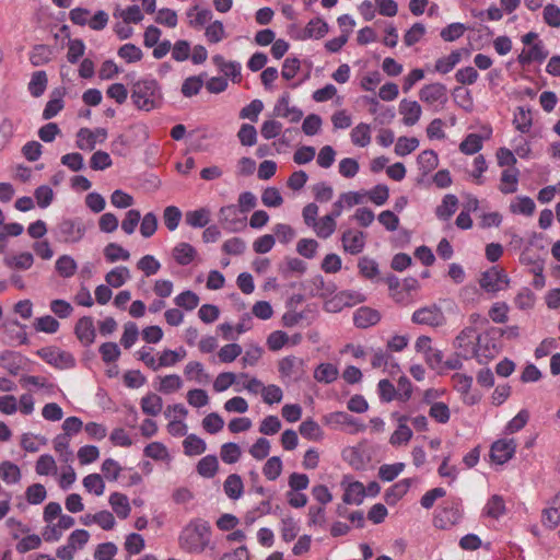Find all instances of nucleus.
Instances as JSON below:
<instances>
[{"label":"nucleus","mask_w":560,"mask_h":560,"mask_svg":"<svg viewBox=\"0 0 560 560\" xmlns=\"http://www.w3.org/2000/svg\"><path fill=\"white\" fill-rule=\"evenodd\" d=\"M303 372V360L289 355L279 361V373L282 378L298 380Z\"/></svg>","instance_id":"nucleus-16"},{"label":"nucleus","mask_w":560,"mask_h":560,"mask_svg":"<svg viewBox=\"0 0 560 560\" xmlns=\"http://www.w3.org/2000/svg\"><path fill=\"white\" fill-rule=\"evenodd\" d=\"M337 228L336 220L330 217L329 214H326L322 217L320 219H317V221L312 225V229L314 233L323 240H326L330 237Z\"/></svg>","instance_id":"nucleus-30"},{"label":"nucleus","mask_w":560,"mask_h":560,"mask_svg":"<svg viewBox=\"0 0 560 560\" xmlns=\"http://www.w3.org/2000/svg\"><path fill=\"white\" fill-rule=\"evenodd\" d=\"M429 416L438 423L445 424L451 419V410L445 402L438 401L431 404Z\"/></svg>","instance_id":"nucleus-43"},{"label":"nucleus","mask_w":560,"mask_h":560,"mask_svg":"<svg viewBox=\"0 0 560 560\" xmlns=\"http://www.w3.org/2000/svg\"><path fill=\"white\" fill-rule=\"evenodd\" d=\"M528 420H529L528 411L525 409H522L521 411H518V413L514 418H512L508 422V424L505 427V432L509 434H513V433L521 431L527 424Z\"/></svg>","instance_id":"nucleus-57"},{"label":"nucleus","mask_w":560,"mask_h":560,"mask_svg":"<svg viewBox=\"0 0 560 560\" xmlns=\"http://www.w3.org/2000/svg\"><path fill=\"white\" fill-rule=\"evenodd\" d=\"M479 283L485 291L494 293L509 285V278L502 268L493 266L481 275Z\"/></svg>","instance_id":"nucleus-7"},{"label":"nucleus","mask_w":560,"mask_h":560,"mask_svg":"<svg viewBox=\"0 0 560 560\" xmlns=\"http://www.w3.org/2000/svg\"><path fill=\"white\" fill-rule=\"evenodd\" d=\"M399 114L402 116L404 125L413 126L419 121L422 109L417 101L404 98L399 103Z\"/></svg>","instance_id":"nucleus-17"},{"label":"nucleus","mask_w":560,"mask_h":560,"mask_svg":"<svg viewBox=\"0 0 560 560\" xmlns=\"http://www.w3.org/2000/svg\"><path fill=\"white\" fill-rule=\"evenodd\" d=\"M464 517L463 503L459 498H452L443 502L435 511L433 525L439 529H450L460 523Z\"/></svg>","instance_id":"nucleus-3"},{"label":"nucleus","mask_w":560,"mask_h":560,"mask_svg":"<svg viewBox=\"0 0 560 560\" xmlns=\"http://www.w3.org/2000/svg\"><path fill=\"white\" fill-rule=\"evenodd\" d=\"M516 442L514 439H501L491 445L490 457L499 465L508 463L515 454Z\"/></svg>","instance_id":"nucleus-9"},{"label":"nucleus","mask_w":560,"mask_h":560,"mask_svg":"<svg viewBox=\"0 0 560 560\" xmlns=\"http://www.w3.org/2000/svg\"><path fill=\"white\" fill-rule=\"evenodd\" d=\"M0 478L8 483H15L21 479L20 468L15 464L5 460L0 464Z\"/></svg>","instance_id":"nucleus-45"},{"label":"nucleus","mask_w":560,"mask_h":560,"mask_svg":"<svg viewBox=\"0 0 560 560\" xmlns=\"http://www.w3.org/2000/svg\"><path fill=\"white\" fill-rule=\"evenodd\" d=\"M544 22L551 27H560V9L555 4H547L542 12Z\"/></svg>","instance_id":"nucleus-64"},{"label":"nucleus","mask_w":560,"mask_h":560,"mask_svg":"<svg viewBox=\"0 0 560 560\" xmlns=\"http://www.w3.org/2000/svg\"><path fill=\"white\" fill-rule=\"evenodd\" d=\"M47 86V75L44 71L34 72L28 83L30 93L34 97L40 96Z\"/></svg>","instance_id":"nucleus-48"},{"label":"nucleus","mask_w":560,"mask_h":560,"mask_svg":"<svg viewBox=\"0 0 560 560\" xmlns=\"http://www.w3.org/2000/svg\"><path fill=\"white\" fill-rule=\"evenodd\" d=\"M183 444L187 455H199L206 451L205 441L195 434L188 435Z\"/></svg>","instance_id":"nucleus-54"},{"label":"nucleus","mask_w":560,"mask_h":560,"mask_svg":"<svg viewBox=\"0 0 560 560\" xmlns=\"http://www.w3.org/2000/svg\"><path fill=\"white\" fill-rule=\"evenodd\" d=\"M405 469L404 463L384 464L378 468V477L383 481H393Z\"/></svg>","instance_id":"nucleus-47"},{"label":"nucleus","mask_w":560,"mask_h":560,"mask_svg":"<svg viewBox=\"0 0 560 560\" xmlns=\"http://www.w3.org/2000/svg\"><path fill=\"white\" fill-rule=\"evenodd\" d=\"M381 320V314L378 311L362 306L358 308L353 314V323L358 328H368L376 325Z\"/></svg>","instance_id":"nucleus-21"},{"label":"nucleus","mask_w":560,"mask_h":560,"mask_svg":"<svg viewBox=\"0 0 560 560\" xmlns=\"http://www.w3.org/2000/svg\"><path fill=\"white\" fill-rule=\"evenodd\" d=\"M55 451L60 455L61 460L69 462L72 458V452L69 450V436L59 434L54 440Z\"/></svg>","instance_id":"nucleus-58"},{"label":"nucleus","mask_w":560,"mask_h":560,"mask_svg":"<svg viewBox=\"0 0 560 560\" xmlns=\"http://www.w3.org/2000/svg\"><path fill=\"white\" fill-rule=\"evenodd\" d=\"M58 229L66 243H77L85 233V228L80 220L66 219L60 222Z\"/></svg>","instance_id":"nucleus-12"},{"label":"nucleus","mask_w":560,"mask_h":560,"mask_svg":"<svg viewBox=\"0 0 560 560\" xmlns=\"http://www.w3.org/2000/svg\"><path fill=\"white\" fill-rule=\"evenodd\" d=\"M107 137V131L104 128L90 130L89 128H81L77 133V147L81 150L92 151L95 148L96 141L103 142Z\"/></svg>","instance_id":"nucleus-11"},{"label":"nucleus","mask_w":560,"mask_h":560,"mask_svg":"<svg viewBox=\"0 0 560 560\" xmlns=\"http://www.w3.org/2000/svg\"><path fill=\"white\" fill-rule=\"evenodd\" d=\"M118 56L127 62H137L142 59V51L133 44H125L118 49Z\"/></svg>","instance_id":"nucleus-63"},{"label":"nucleus","mask_w":560,"mask_h":560,"mask_svg":"<svg viewBox=\"0 0 560 560\" xmlns=\"http://www.w3.org/2000/svg\"><path fill=\"white\" fill-rule=\"evenodd\" d=\"M411 320L418 325L440 327L444 325L445 316L441 307L436 305H430L416 310L412 314Z\"/></svg>","instance_id":"nucleus-8"},{"label":"nucleus","mask_w":560,"mask_h":560,"mask_svg":"<svg viewBox=\"0 0 560 560\" xmlns=\"http://www.w3.org/2000/svg\"><path fill=\"white\" fill-rule=\"evenodd\" d=\"M466 31V26L463 23H452L444 27L440 35L445 42H454L460 38Z\"/></svg>","instance_id":"nucleus-62"},{"label":"nucleus","mask_w":560,"mask_h":560,"mask_svg":"<svg viewBox=\"0 0 560 560\" xmlns=\"http://www.w3.org/2000/svg\"><path fill=\"white\" fill-rule=\"evenodd\" d=\"M536 205L534 200L527 196H518L515 201L511 202L510 211L514 214L533 215Z\"/></svg>","instance_id":"nucleus-35"},{"label":"nucleus","mask_w":560,"mask_h":560,"mask_svg":"<svg viewBox=\"0 0 560 560\" xmlns=\"http://www.w3.org/2000/svg\"><path fill=\"white\" fill-rule=\"evenodd\" d=\"M196 255L195 248L188 243H179L173 249V257L179 265H188Z\"/></svg>","instance_id":"nucleus-39"},{"label":"nucleus","mask_w":560,"mask_h":560,"mask_svg":"<svg viewBox=\"0 0 560 560\" xmlns=\"http://www.w3.org/2000/svg\"><path fill=\"white\" fill-rule=\"evenodd\" d=\"M548 57V50H546L545 45L541 40L534 43L529 49L523 50L517 56V61L521 66H527L533 61L541 62Z\"/></svg>","instance_id":"nucleus-20"},{"label":"nucleus","mask_w":560,"mask_h":560,"mask_svg":"<svg viewBox=\"0 0 560 560\" xmlns=\"http://www.w3.org/2000/svg\"><path fill=\"white\" fill-rule=\"evenodd\" d=\"M482 149V138L478 133H469L460 142L459 150L462 153L472 155Z\"/></svg>","instance_id":"nucleus-42"},{"label":"nucleus","mask_w":560,"mask_h":560,"mask_svg":"<svg viewBox=\"0 0 560 560\" xmlns=\"http://www.w3.org/2000/svg\"><path fill=\"white\" fill-rule=\"evenodd\" d=\"M273 114L277 117L287 118L290 122H298L303 117V112L300 108L290 106L289 94H283L278 100L273 108Z\"/></svg>","instance_id":"nucleus-14"},{"label":"nucleus","mask_w":560,"mask_h":560,"mask_svg":"<svg viewBox=\"0 0 560 560\" xmlns=\"http://www.w3.org/2000/svg\"><path fill=\"white\" fill-rule=\"evenodd\" d=\"M500 349L495 345V342L488 340V336H481L476 347L475 358L480 364L487 363L492 360L498 353Z\"/></svg>","instance_id":"nucleus-19"},{"label":"nucleus","mask_w":560,"mask_h":560,"mask_svg":"<svg viewBox=\"0 0 560 560\" xmlns=\"http://www.w3.org/2000/svg\"><path fill=\"white\" fill-rule=\"evenodd\" d=\"M130 277L129 269L127 267H117L110 270L105 279L108 285L113 288L121 287L126 280Z\"/></svg>","instance_id":"nucleus-50"},{"label":"nucleus","mask_w":560,"mask_h":560,"mask_svg":"<svg viewBox=\"0 0 560 560\" xmlns=\"http://www.w3.org/2000/svg\"><path fill=\"white\" fill-rule=\"evenodd\" d=\"M23 358L13 351H4L0 354V366L8 370L9 373L16 375L22 366Z\"/></svg>","instance_id":"nucleus-33"},{"label":"nucleus","mask_w":560,"mask_h":560,"mask_svg":"<svg viewBox=\"0 0 560 560\" xmlns=\"http://www.w3.org/2000/svg\"><path fill=\"white\" fill-rule=\"evenodd\" d=\"M469 54L467 49L453 50L448 56L441 57L435 61L434 70L441 74L451 72L462 60V55Z\"/></svg>","instance_id":"nucleus-23"},{"label":"nucleus","mask_w":560,"mask_h":560,"mask_svg":"<svg viewBox=\"0 0 560 560\" xmlns=\"http://www.w3.org/2000/svg\"><path fill=\"white\" fill-rule=\"evenodd\" d=\"M77 262L74 259L68 255H62L56 261V270L61 277L69 278L72 277L77 271Z\"/></svg>","instance_id":"nucleus-49"},{"label":"nucleus","mask_w":560,"mask_h":560,"mask_svg":"<svg viewBox=\"0 0 560 560\" xmlns=\"http://www.w3.org/2000/svg\"><path fill=\"white\" fill-rule=\"evenodd\" d=\"M36 353L48 364L61 370L72 368L75 362L71 353L57 347H45Z\"/></svg>","instance_id":"nucleus-6"},{"label":"nucleus","mask_w":560,"mask_h":560,"mask_svg":"<svg viewBox=\"0 0 560 560\" xmlns=\"http://www.w3.org/2000/svg\"><path fill=\"white\" fill-rule=\"evenodd\" d=\"M520 171L515 167L506 168L501 173L499 190L504 194H514L517 190Z\"/></svg>","instance_id":"nucleus-26"},{"label":"nucleus","mask_w":560,"mask_h":560,"mask_svg":"<svg viewBox=\"0 0 560 560\" xmlns=\"http://www.w3.org/2000/svg\"><path fill=\"white\" fill-rule=\"evenodd\" d=\"M388 290H389V296L398 304L401 305H408L412 302V296H409L404 292L402 283L399 281V279L390 275L386 277L385 279Z\"/></svg>","instance_id":"nucleus-25"},{"label":"nucleus","mask_w":560,"mask_h":560,"mask_svg":"<svg viewBox=\"0 0 560 560\" xmlns=\"http://www.w3.org/2000/svg\"><path fill=\"white\" fill-rule=\"evenodd\" d=\"M74 332L83 346L92 345L96 336L92 317L84 316L80 318L75 324Z\"/></svg>","instance_id":"nucleus-18"},{"label":"nucleus","mask_w":560,"mask_h":560,"mask_svg":"<svg viewBox=\"0 0 560 560\" xmlns=\"http://www.w3.org/2000/svg\"><path fill=\"white\" fill-rule=\"evenodd\" d=\"M505 513H506L505 500L500 494L491 495L487 500V502L482 509V512H481L482 516L489 517L492 520H499L500 517L505 515Z\"/></svg>","instance_id":"nucleus-22"},{"label":"nucleus","mask_w":560,"mask_h":560,"mask_svg":"<svg viewBox=\"0 0 560 560\" xmlns=\"http://www.w3.org/2000/svg\"><path fill=\"white\" fill-rule=\"evenodd\" d=\"M245 194L238 197V205L228 206L221 209V219L225 229L242 231L245 228Z\"/></svg>","instance_id":"nucleus-4"},{"label":"nucleus","mask_w":560,"mask_h":560,"mask_svg":"<svg viewBox=\"0 0 560 560\" xmlns=\"http://www.w3.org/2000/svg\"><path fill=\"white\" fill-rule=\"evenodd\" d=\"M34 257L31 253H22L18 256L4 258V264L9 268L26 270L32 267Z\"/></svg>","instance_id":"nucleus-44"},{"label":"nucleus","mask_w":560,"mask_h":560,"mask_svg":"<svg viewBox=\"0 0 560 560\" xmlns=\"http://www.w3.org/2000/svg\"><path fill=\"white\" fill-rule=\"evenodd\" d=\"M211 529L208 522L200 518L190 522L179 536V545L189 552H201L210 542Z\"/></svg>","instance_id":"nucleus-2"},{"label":"nucleus","mask_w":560,"mask_h":560,"mask_svg":"<svg viewBox=\"0 0 560 560\" xmlns=\"http://www.w3.org/2000/svg\"><path fill=\"white\" fill-rule=\"evenodd\" d=\"M365 497V488L362 482L354 481L349 483L343 492L342 501L346 504H361Z\"/></svg>","instance_id":"nucleus-31"},{"label":"nucleus","mask_w":560,"mask_h":560,"mask_svg":"<svg viewBox=\"0 0 560 560\" xmlns=\"http://www.w3.org/2000/svg\"><path fill=\"white\" fill-rule=\"evenodd\" d=\"M186 222L192 228H203L209 222V211L199 209L186 213Z\"/></svg>","instance_id":"nucleus-59"},{"label":"nucleus","mask_w":560,"mask_h":560,"mask_svg":"<svg viewBox=\"0 0 560 560\" xmlns=\"http://www.w3.org/2000/svg\"><path fill=\"white\" fill-rule=\"evenodd\" d=\"M197 470L202 477H213L218 470V458L212 455L201 458L197 465Z\"/></svg>","instance_id":"nucleus-53"},{"label":"nucleus","mask_w":560,"mask_h":560,"mask_svg":"<svg viewBox=\"0 0 560 560\" xmlns=\"http://www.w3.org/2000/svg\"><path fill=\"white\" fill-rule=\"evenodd\" d=\"M351 142L360 148H365L371 143V127L368 124L360 122L350 133Z\"/></svg>","instance_id":"nucleus-32"},{"label":"nucleus","mask_w":560,"mask_h":560,"mask_svg":"<svg viewBox=\"0 0 560 560\" xmlns=\"http://www.w3.org/2000/svg\"><path fill=\"white\" fill-rule=\"evenodd\" d=\"M458 207V199L455 195L447 194L443 197L441 205L435 209V215L442 221L450 220L456 212Z\"/></svg>","instance_id":"nucleus-28"},{"label":"nucleus","mask_w":560,"mask_h":560,"mask_svg":"<svg viewBox=\"0 0 560 560\" xmlns=\"http://www.w3.org/2000/svg\"><path fill=\"white\" fill-rule=\"evenodd\" d=\"M187 18L190 26L201 27L211 20L212 12L196 4L187 11Z\"/></svg>","instance_id":"nucleus-34"},{"label":"nucleus","mask_w":560,"mask_h":560,"mask_svg":"<svg viewBox=\"0 0 560 560\" xmlns=\"http://www.w3.org/2000/svg\"><path fill=\"white\" fill-rule=\"evenodd\" d=\"M420 100L428 105L439 104L443 106L447 102V89L442 83H431L424 85L419 91Z\"/></svg>","instance_id":"nucleus-10"},{"label":"nucleus","mask_w":560,"mask_h":560,"mask_svg":"<svg viewBox=\"0 0 560 560\" xmlns=\"http://www.w3.org/2000/svg\"><path fill=\"white\" fill-rule=\"evenodd\" d=\"M418 163L423 172L428 173L438 166V154L433 150H425L419 154Z\"/></svg>","instance_id":"nucleus-61"},{"label":"nucleus","mask_w":560,"mask_h":560,"mask_svg":"<svg viewBox=\"0 0 560 560\" xmlns=\"http://www.w3.org/2000/svg\"><path fill=\"white\" fill-rule=\"evenodd\" d=\"M323 421L326 425L334 429L340 425L353 427V432L363 431L364 424L358 423V421L345 411H335L324 416Z\"/></svg>","instance_id":"nucleus-15"},{"label":"nucleus","mask_w":560,"mask_h":560,"mask_svg":"<svg viewBox=\"0 0 560 560\" xmlns=\"http://www.w3.org/2000/svg\"><path fill=\"white\" fill-rule=\"evenodd\" d=\"M409 418L407 416H400L398 418L397 429L393 432L389 438V443L393 446H400L407 444L412 438V430L407 425Z\"/></svg>","instance_id":"nucleus-24"},{"label":"nucleus","mask_w":560,"mask_h":560,"mask_svg":"<svg viewBox=\"0 0 560 560\" xmlns=\"http://www.w3.org/2000/svg\"><path fill=\"white\" fill-rule=\"evenodd\" d=\"M144 455L154 460H165L170 458L167 448L160 442H152L144 447Z\"/></svg>","instance_id":"nucleus-56"},{"label":"nucleus","mask_w":560,"mask_h":560,"mask_svg":"<svg viewBox=\"0 0 560 560\" xmlns=\"http://www.w3.org/2000/svg\"><path fill=\"white\" fill-rule=\"evenodd\" d=\"M341 243L345 252L358 255L364 249L365 234L361 231L349 229L342 233Z\"/></svg>","instance_id":"nucleus-13"},{"label":"nucleus","mask_w":560,"mask_h":560,"mask_svg":"<svg viewBox=\"0 0 560 560\" xmlns=\"http://www.w3.org/2000/svg\"><path fill=\"white\" fill-rule=\"evenodd\" d=\"M313 376L318 383L330 384L338 378L339 370L332 363H320L315 368Z\"/></svg>","instance_id":"nucleus-29"},{"label":"nucleus","mask_w":560,"mask_h":560,"mask_svg":"<svg viewBox=\"0 0 560 560\" xmlns=\"http://www.w3.org/2000/svg\"><path fill=\"white\" fill-rule=\"evenodd\" d=\"M223 489L230 499L236 500L241 498L243 493V480L241 476L236 474L230 475L223 483Z\"/></svg>","instance_id":"nucleus-38"},{"label":"nucleus","mask_w":560,"mask_h":560,"mask_svg":"<svg viewBox=\"0 0 560 560\" xmlns=\"http://www.w3.org/2000/svg\"><path fill=\"white\" fill-rule=\"evenodd\" d=\"M513 124L515 128L521 131L522 133H526L530 130V127L533 125V118L532 113L529 109H525L524 107H517L515 114Z\"/></svg>","instance_id":"nucleus-41"},{"label":"nucleus","mask_w":560,"mask_h":560,"mask_svg":"<svg viewBox=\"0 0 560 560\" xmlns=\"http://www.w3.org/2000/svg\"><path fill=\"white\" fill-rule=\"evenodd\" d=\"M163 407L162 398L156 394H148L141 399L142 411L148 416H158Z\"/></svg>","instance_id":"nucleus-40"},{"label":"nucleus","mask_w":560,"mask_h":560,"mask_svg":"<svg viewBox=\"0 0 560 560\" xmlns=\"http://www.w3.org/2000/svg\"><path fill=\"white\" fill-rule=\"evenodd\" d=\"M282 471V462L279 457H270L264 465L262 472L268 480H276Z\"/></svg>","instance_id":"nucleus-60"},{"label":"nucleus","mask_w":560,"mask_h":560,"mask_svg":"<svg viewBox=\"0 0 560 560\" xmlns=\"http://www.w3.org/2000/svg\"><path fill=\"white\" fill-rule=\"evenodd\" d=\"M280 532L284 541H292L299 533L298 522L293 517L282 518Z\"/></svg>","instance_id":"nucleus-55"},{"label":"nucleus","mask_w":560,"mask_h":560,"mask_svg":"<svg viewBox=\"0 0 560 560\" xmlns=\"http://www.w3.org/2000/svg\"><path fill=\"white\" fill-rule=\"evenodd\" d=\"M301 435L310 441H320L324 436V432L319 424L312 420H304L299 428Z\"/></svg>","instance_id":"nucleus-36"},{"label":"nucleus","mask_w":560,"mask_h":560,"mask_svg":"<svg viewBox=\"0 0 560 560\" xmlns=\"http://www.w3.org/2000/svg\"><path fill=\"white\" fill-rule=\"evenodd\" d=\"M327 32L328 25L322 19L311 20L305 27V34L310 38H322L326 35Z\"/></svg>","instance_id":"nucleus-52"},{"label":"nucleus","mask_w":560,"mask_h":560,"mask_svg":"<svg viewBox=\"0 0 560 560\" xmlns=\"http://www.w3.org/2000/svg\"><path fill=\"white\" fill-rule=\"evenodd\" d=\"M174 302L178 307L185 308L186 311H192L199 304V296L195 292L187 290L178 294Z\"/></svg>","instance_id":"nucleus-51"},{"label":"nucleus","mask_w":560,"mask_h":560,"mask_svg":"<svg viewBox=\"0 0 560 560\" xmlns=\"http://www.w3.org/2000/svg\"><path fill=\"white\" fill-rule=\"evenodd\" d=\"M412 479L410 478H405L394 483L385 492L386 503L389 505L396 504L409 491Z\"/></svg>","instance_id":"nucleus-27"},{"label":"nucleus","mask_w":560,"mask_h":560,"mask_svg":"<svg viewBox=\"0 0 560 560\" xmlns=\"http://www.w3.org/2000/svg\"><path fill=\"white\" fill-rule=\"evenodd\" d=\"M480 337L474 327H465L455 338L454 347L458 350L460 357L470 359L476 354V347Z\"/></svg>","instance_id":"nucleus-5"},{"label":"nucleus","mask_w":560,"mask_h":560,"mask_svg":"<svg viewBox=\"0 0 560 560\" xmlns=\"http://www.w3.org/2000/svg\"><path fill=\"white\" fill-rule=\"evenodd\" d=\"M131 100L140 110L150 112L161 107L163 95L158 81L154 79H143L133 83Z\"/></svg>","instance_id":"nucleus-1"},{"label":"nucleus","mask_w":560,"mask_h":560,"mask_svg":"<svg viewBox=\"0 0 560 560\" xmlns=\"http://www.w3.org/2000/svg\"><path fill=\"white\" fill-rule=\"evenodd\" d=\"M109 503L118 517H120V518L128 517L131 509H130L127 495L119 493V492H114L109 497Z\"/></svg>","instance_id":"nucleus-37"},{"label":"nucleus","mask_w":560,"mask_h":560,"mask_svg":"<svg viewBox=\"0 0 560 560\" xmlns=\"http://www.w3.org/2000/svg\"><path fill=\"white\" fill-rule=\"evenodd\" d=\"M419 147V140L415 137H399L395 144V153L398 156H405L413 152Z\"/></svg>","instance_id":"nucleus-46"}]
</instances>
